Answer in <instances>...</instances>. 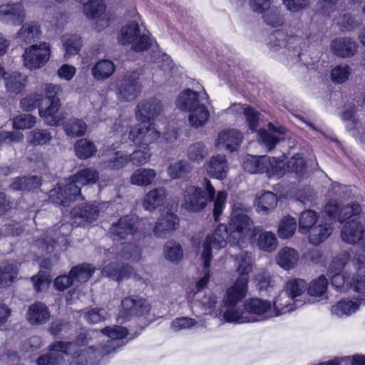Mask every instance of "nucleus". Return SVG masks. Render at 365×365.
Instances as JSON below:
<instances>
[{
	"mask_svg": "<svg viewBox=\"0 0 365 365\" xmlns=\"http://www.w3.org/2000/svg\"><path fill=\"white\" fill-rule=\"evenodd\" d=\"M151 154L149 150H135L129 155L130 160L135 166H142L148 163Z\"/></svg>",
	"mask_w": 365,
	"mask_h": 365,
	"instance_id": "774afa93",
	"label": "nucleus"
},
{
	"mask_svg": "<svg viewBox=\"0 0 365 365\" xmlns=\"http://www.w3.org/2000/svg\"><path fill=\"white\" fill-rule=\"evenodd\" d=\"M50 56L51 47L46 42L29 46L22 56L24 66L30 70L43 67L48 61Z\"/></svg>",
	"mask_w": 365,
	"mask_h": 365,
	"instance_id": "2eb2a0df",
	"label": "nucleus"
},
{
	"mask_svg": "<svg viewBox=\"0 0 365 365\" xmlns=\"http://www.w3.org/2000/svg\"><path fill=\"white\" fill-rule=\"evenodd\" d=\"M210 118V113L207 108L201 104L192 110L188 116V120L191 126L199 128L203 126Z\"/></svg>",
	"mask_w": 365,
	"mask_h": 365,
	"instance_id": "c03bdc74",
	"label": "nucleus"
},
{
	"mask_svg": "<svg viewBox=\"0 0 365 365\" xmlns=\"http://www.w3.org/2000/svg\"><path fill=\"white\" fill-rule=\"evenodd\" d=\"M25 19V11L20 3L3 4L0 6V20L7 24L19 25Z\"/></svg>",
	"mask_w": 365,
	"mask_h": 365,
	"instance_id": "4be33fe9",
	"label": "nucleus"
},
{
	"mask_svg": "<svg viewBox=\"0 0 365 365\" xmlns=\"http://www.w3.org/2000/svg\"><path fill=\"white\" fill-rule=\"evenodd\" d=\"M41 180L37 176L20 177L14 180L11 188L14 190H31L37 188Z\"/></svg>",
	"mask_w": 365,
	"mask_h": 365,
	"instance_id": "49530a36",
	"label": "nucleus"
},
{
	"mask_svg": "<svg viewBox=\"0 0 365 365\" xmlns=\"http://www.w3.org/2000/svg\"><path fill=\"white\" fill-rule=\"evenodd\" d=\"M259 139L269 149L272 150L276 144L284 140L286 136V129L281 125H275L269 123L267 129H261L258 133Z\"/></svg>",
	"mask_w": 365,
	"mask_h": 365,
	"instance_id": "5701e85b",
	"label": "nucleus"
},
{
	"mask_svg": "<svg viewBox=\"0 0 365 365\" xmlns=\"http://www.w3.org/2000/svg\"><path fill=\"white\" fill-rule=\"evenodd\" d=\"M277 198L272 192H264L257 197L255 201L256 210L258 213L264 215L272 211L277 205Z\"/></svg>",
	"mask_w": 365,
	"mask_h": 365,
	"instance_id": "f704fd0d",
	"label": "nucleus"
},
{
	"mask_svg": "<svg viewBox=\"0 0 365 365\" xmlns=\"http://www.w3.org/2000/svg\"><path fill=\"white\" fill-rule=\"evenodd\" d=\"M304 304L303 300H294L285 290L281 291L272 304L274 317L292 312Z\"/></svg>",
	"mask_w": 365,
	"mask_h": 365,
	"instance_id": "412c9836",
	"label": "nucleus"
},
{
	"mask_svg": "<svg viewBox=\"0 0 365 365\" xmlns=\"http://www.w3.org/2000/svg\"><path fill=\"white\" fill-rule=\"evenodd\" d=\"M128 125V123L122 120H118L115 123L112 131L113 135L110 136L108 140V143L110 144L112 150H115L119 147L118 140L125 135Z\"/></svg>",
	"mask_w": 365,
	"mask_h": 365,
	"instance_id": "8fccbe9b",
	"label": "nucleus"
},
{
	"mask_svg": "<svg viewBox=\"0 0 365 365\" xmlns=\"http://www.w3.org/2000/svg\"><path fill=\"white\" fill-rule=\"evenodd\" d=\"M167 196L168 192L165 187L153 188L145 194L143 200V207L150 212L154 211L163 205Z\"/></svg>",
	"mask_w": 365,
	"mask_h": 365,
	"instance_id": "a878e982",
	"label": "nucleus"
},
{
	"mask_svg": "<svg viewBox=\"0 0 365 365\" xmlns=\"http://www.w3.org/2000/svg\"><path fill=\"white\" fill-rule=\"evenodd\" d=\"M60 107V100H52L46 102L41 101L38 104L39 115L44 120L48 125H59L64 118L62 114L58 113Z\"/></svg>",
	"mask_w": 365,
	"mask_h": 365,
	"instance_id": "6ab92c4d",
	"label": "nucleus"
},
{
	"mask_svg": "<svg viewBox=\"0 0 365 365\" xmlns=\"http://www.w3.org/2000/svg\"><path fill=\"white\" fill-rule=\"evenodd\" d=\"M176 106L181 110L190 112L200 106L198 93L190 89L182 91L176 99Z\"/></svg>",
	"mask_w": 365,
	"mask_h": 365,
	"instance_id": "c756f323",
	"label": "nucleus"
},
{
	"mask_svg": "<svg viewBox=\"0 0 365 365\" xmlns=\"http://www.w3.org/2000/svg\"><path fill=\"white\" fill-rule=\"evenodd\" d=\"M61 43L65 50V57L70 58L79 52L82 41L77 34H66L61 37Z\"/></svg>",
	"mask_w": 365,
	"mask_h": 365,
	"instance_id": "a19ab883",
	"label": "nucleus"
},
{
	"mask_svg": "<svg viewBox=\"0 0 365 365\" xmlns=\"http://www.w3.org/2000/svg\"><path fill=\"white\" fill-rule=\"evenodd\" d=\"M360 206L358 203H353L344 207L338 215V220L342 222L346 219L352 218L356 220V215L360 212Z\"/></svg>",
	"mask_w": 365,
	"mask_h": 365,
	"instance_id": "69168bd1",
	"label": "nucleus"
},
{
	"mask_svg": "<svg viewBox=\"0 0 365 365\" xmlns=\"http://www.w3.org/2000/svg\"><path fill=\"white\" fill-rule=\"evenodd\" d=\"M327 279L325 276L321 275L312 280L309 287L307 286V292L312 297H322L327 292Z\"/></svg>",
	"mask_w": 365,
	"mask_h": 365,
	"instance_id": "5fc2aeb1",
	"label": "nucleus"
},
{
	"mask_svg": "<svg viewBox=\"0 0 365 365\" xmlns=\"http://www.w3.org/2000/svg\"><path fill=\"white\" fill-rule=\"evenodd\" d=\"M282 159L266 155H247L243 161V168L250 173H266L269 178H280L285 173V155Z\"/></svg>",
	"mask_w": 365,
	"mask_h": 365,
	"instance_id": "1a4fd4ad",
	"label": "nucleus"
},
{
	"mask_svg": "<svg viewBox=\"0 0 365 365\" xmlns=\"http://www.w3.org/2000/svg\"><path fill=\"white\" fill-rule=\"evenodd\" d=\"M297 227V222L294 217L290 216L284 217L280 221L278 227V234L280 238L287 239L292 237Z\"/></svg>",
	"mask_w": 365,
	"mask_h": 365,
	"instance_id": "864d4df0",
	"label": "nucleus"
},
{
	"mask_svg": "<svg viewBox=\"0 0 365 365\" xmlns=\"http://www.w3.org/2000/svg\"><path fill=\"white\" fill-rule=\"evenodd\" d=\"M357 44L349 38H339L334 39L331 43V50L338 56L342 58L354 56L356 51Z\"/></svg>",
	"mask_w": 365,
	"mask_h": 365,
	"instance_id": "c85d7f7f",
	"label": "nucleus"
},
{
	"mask_svg": "<svg viewBox=\"0 0 365 365\" xmlns=\"http://www.w3.org/2000/svg\"><path fill=\"white\" fill-rule=\"evenodd\" d=\"M205 322L200 317L195 319L189 317H178L171 322V329L175 331H179L182 329H190L192 327H205Z\"/></svg>",
	"mask_w": 365,
	"mask_h": 365,
	"instance_id": "a18cd8bd",
	"label": "nucleus"
},
{
	"mask_svg": "<svg viewBox=\"0 0 365 365\" xmlns=\"http://www.w3.org/2000/svg\"><path fill=\"white\" fill-rule=\"evenodd\" d=\"M247 291L240 298L237 295L229 299V294H226L224 299L225 311L223 317L227 322L244 324L257 322L274 317L271 302L261 298H250L247 299L243 307L238 304L247 296Z\"/></svg>",
	"mask_w": 365,
	"mask_h": 365,
	"instance_id": "39448f33",
	"label": "nucleus"
},
{
	"mask_svg": "<svg viewBox=\"0 0 365 365\" xmlns=\"http://www.w3.org/2000/svg\"><path fill=\"white\" fill-rule=\"evenodd\" d=\"M350 68L348 66H338L335 67L331 73V79L337 83L345 82L349 77Z\"/></svg>",
	"mask_w": 365,
	"mask_h": 365,
	"instance_id": "338daca9",
	"label": "nucleus"
},
{
	"mask_svg": "<svg viewBox=\"0 0 365 365\" xmlns=\"http://www.w3.org/2000/svg\"><path fill=\"white\" fill-rule=\"evenodd\" d=\"M132 19L126 21L117 34V41L121 45H130L137 52L146 51L153 45L154 40L150 34L140 29L143 22L135 9L131 11Z\"/></svg>",
	"mask_w": 365,
	"mask_h": 365,
	"instance_id": "6e6552de",
	"label": "nucleus"
},
{
	"mask_svg": "<svg viewBox=\"0 0 365 365\" xmlns=\"http://www.w3.org/2000/svg\"><path fill=\"white\" fill-rule=\"evenodd\" d=\"M299 260L298 252L293 248L284 247L279 251L276 257L277 264L284 270L294 268Z\"/></svg>",
	"mask_w": 365,
	"mask_h": 365,
	"instance_id": "7c9ffc66",
	"label": "nucleus"
},
{
	"mask_svg": "<svg viewBox=\"0 0 365 365\" xmlns=\"http://www.w3.org/2000/svg\"><path fill=\"white\" fill-rule=\"evenodd\" d=\"M122 310L117 321L118 323L126 322L132 316H143L149 313L151 306L148 301L141 297H125L122 302Z\"/></svg>",
	"mask_w": 365,
	"mask_h": 365,
	"instance_id": "f3484780",
	"label": "nucleus"
},
{
	"mask_svg": "<svg viewBox=\"0 0 365 365\" xmlns=\"http://www.w3.org/2000/svg\"><path fill=\"white\" fill-rule=\"evenodd\" d=\"M318 218V213L313 210L303 211L299 218V232L302 234L307 233L315 225Z\"/></svg>",
	"mask_w": 365,
	"mask_h": 365,
	"instance_id": "09e8293b",
	"label": "nucleus"
},
{
	"mask_svg": "<svg viewBox=\"0 0 365 365\" xmlns=\"http://www.w3.org/2000/svg\"><path fill=\"white\" fill-rule=\"evenodd\" d=\"M98 179L96 170L82 169L70 178L59 182L58 187L50 191L49 198L53 203L68 206L71 201L81 198L80 186L95 183Z\"/></svg>",
	"mask_w": 365,
	"mask_h": 365,
	"instance_id": "0eeeda50",
	"label": "nucleus"
},
{
	"mask_svg": "<svg viewBox=\"0 0 365 365\" xmlns=\"http://www.w3.org/2000/svg\"><path fill=\"white\" fill-rule=\"evenodd\" d=\"M72 230L69 223L62 224L58 230L51 229L47 231L46 237L38 240L37 245L41 246L47 252H51L54 249L64 250L68 246V236Z\"/></svg>",
	"mask_w": 365,
	"mask_h": 365,
	"instance_id": "4468645a",
	"label": "nucleus"
},
{
	"mask_svg": "<svg viewBox=\"0 0 365 365\" xmlns=\"http://www.w3.org/2000/svg\"><path fill=\"white\" fill-rule=\"evenodd\" d=\"M227 113H244L246 117L249 128L255 130L258 126L259 113L252 108L245 106L241 103H234L229 108Z\"/></svg>",
	"mask_w": 365,
	"mask_h": 365,
	"instance_id": "473e14b6",
	"label": "nucleus"
},
{
	"mask_svg": "<svg viewBox=\"0 0 365 365\" xmlns=\"http://www.w3.org/2000/svg\"><path fill=\"white\" fill-rule=\"evenodd\" d=\"M215 189L209 180H205L202 187L189 185L182 192V207L190 212H197L203 210L208 200L213 201V217L218 221L226 206L227 193L225 191L217 192L215 197Z\"/></svg>",
	"mask_w": 365,
	"mask_h": 365,
	"instance_id": "423d86ee",
	"label": "nucleus"
},
{
	"mask_svg": "<svg viewBox=\"0 0 365 365\" xmlns=\"http://www.w3.org/2000/svg\"><path fill=\"white\" fill-rule=\"evenodd\" d=\"M107 312L104 309L92 308L84 313L85 319L90 324H96L106 319Z\"/></svg>",
	"mask_w": 365,
	"mask_h": 365,
	"instance_id": "680f3d73",
	"label": "nucleus"
},
{
	"mask_svg": "<svg viewBox=\"0 0 365 365\" xmlns=\"http://www.w3.org/2000/svg\"><path fill=\"white\" fill-rule=\"evenodd\" d=\"M309 232V241L312 244L318 245L326 240L332 232L330 224H319L312 227Z\"/></svg>",
	"mask_w": 365,
	"mask_h": 365,
	"instance_id": "79ce46f5",
	"label": "nucleus"
},
{
	"mask_svg": "<svg viewBox=\"0 0 365 365\" xmlns=\"http://www.w3.org/2000/svg\"><path fill=\"white\" fill-rule=\"evenodd\" d=\"M130 161L129 155L123 151L115 152L113 157L106 163V167L111 170L123 168Z\"/></svg>",
	"mask_w": 365,
	"mask_h": 365,
	"instance_id": "bf43d9fd",
	"label": "nucleus"
},
{
	"mask_svg": "<svg viewBox=\"0 0 365 365\" xmlns=\"http://www.w3.org/2000/svg\"><path fill=\"white\" fill-rule=\"evenodd\" d=\"M271 0H250V5L252 10L262 14V18L268 26L277 28L282 26L284 22V17L279 7H270Z\"/></svg>",
	"mask_w": 365,
	"mask_h": 365,
	"instance_id": "dca6fc26",
	"label": "nucleus"
},
{
	"mask_svg": "<svg viewBox=\"0 0 365 365\" xmlns=\"http://www.w3.org/2000/svg\"><path fill=\"white\" fill-rule=\"evenodd\" d=\"M217 303L216 297L212 293L206 294L201 301V305L205 314H211L217 317V312L215 311V304Z\"/></svg>",
	"mask_w": 365,
	"mask_h": 365,
	"instance_id": "0e129e2a",
	"label": "nucleus"
},
{
	"mask_svg": "<svg viewBox=\"0 0 365 365\" xmlns=\"http://www.w3.org/2000/svg\"><path fill=\"white\" fill-rule=\"evenodd\" d=\"M17 262H6L0 266V288L10 286L17 277Z\"/></svg>",
	"mask_w": 365,
	"mask_h": 365,
	"instance_id": "c9c22d12",
	"label": "nucleus"
},
{
	"mask_svg": "<svg viewBox=\"0 0 365 365\" xmlns=\"http://www.w3.org/2000/svg\"><path fill=\"white\" fill-rule=\"evenodd\" d=\"M52 140L51 133L47 129L36 128L28 133L26 140L29 145L43 146Z\"/></svg>",
	"mask_w": 365,
	"mask_h": 365,
	"instance_id": "ea45409f",
	"label": "nucleus"
},
{
	"mask_svg": "<svg viewBox=\"0 0 365 365\" xmlns=\"http://www.w3.org/2000/svg\"><path fill=\"white\" fill-rule=\"evenodd\" d=\"M141 72L138 70L127 71L117 81L116 96L118 100L129 102L135 100L141 91L138 82Z\"/></svg>",
	"mask_w": 365,
	"mask_h": 365,
	"instance_id": "ddd939ff",
	"label": "nucleus"
},
{
	"mask_svg": "<svg viewBox=\"0 0 365 365\" xmlns=\"http://www.w3.org/2000/svg\"><path fill=\"white\" fill-rule=\"evenodd\" d=\"M49 318L50 312L48 307L41 302H36L31 305L26 313V319L32 325L44 324Z\"/></svg>",
	"mask_w": 365,
	"mask_h": 365,
	"instance_id": "bb28decb",
	"label": "nucleus"
},
{
	"mask_svg": "<svg viewBox=\"0 0 365 365\" xmlns=\"http://www.w3.org/2000/svg\"><path fill=\"white\" fill-rule=\"evenodd\" d=\"M204 166L210 177L218 180L225 178L228 171L226 156L220 154L212 156Z\"/></svg>",
	"mask_w": 365,
	"mask_h": 365,
	"instance_id": "393cba45",
	"label": "nucleus"
},
{
	"mask_svg": "<svg viewBox=\"0 0 365 365\" xmlns=\"http://www.w3.org/2000/svg\"><path fill=\"white\" fill-rule=\"evenodd\" d=\"M141 255V250L136 244H123L118 252L120 258L132 262L139 260Z\"/></svg>",
	"mask_w": 365,
	"mask_h": 365,
	"instance_id": "6e6d98bb",
	"label": "nucleus"
},
{
	"mask_svg": "<svg viewBox=\"0 0 365 365\" xmlns=\"http://www.w3.org/2000/svg\"><path fill=\"white\" fill-rule=\"evenodd\" d=\"M96 150L95 145L86 139H81L75 144L76 154L81 159H86L93 156Z\"/></svg>",
	"mask_w": 365,
	"mask_h": 365,
	"instance_id": "603ef678",
	"label": "nucleus"
},
{
	"mask_svg": "<svg viewBox=\"0 0 365 365\" xmlns=\"http://www.w3.org/2000/svg\"><path fill=\"white\" fill-rule=\"evenodd\" d=\"M147 221L146 219H138L135 215H127L112 224L110 233L114 240L125 238L138 232L140 235H144L151 229V224L147 225Z\"/></svg>",
	"mask_w": 365,
	"mask_h": 365,
	"instance_id": "9b49d317",
	"label": "nucleus"
},
{
	"mask_svg": "<svg viewBox=\"0 0 365 365\" xmlns=\"http://www.w3.org/2000/svg\"><path fill=\"white\" fill-rule=\"evenodd\" d=\"M349 260L347 252L340 253L333 258L327 271L331 286L337 292L346 293L352 290L359 294L343 297L330 306V314L336 319H346L365 306V266L359 267L354 273L344 270Z\"/></svg>",
	"mask_w": 365,
	"mask_h": 365,
	"instance_id": "7ed1b4c3",
	"label": "nucleus"
},
{
	"mask_svg": "<svg viewBox=\"0 0 365 365\" xmlns=\"http://www.w3.org/2000/svg\"><path fill=\"white\" fill-rule=\"evenodd\" d=\"M36 123V118L31 114H21L13 119V128L16 130L30 129Z\"/></svg>",
	"mask_w": 365,
	"mask_h": 365,
	"instance_id": "13d9d810",
	"label": "nucleus"
},
{
	"mask_svg": "<svg viewBox=\"0 0 365 365\" xmlns=\"http://www.w3.org/2000/svg\"><path fill=\"white\" fill-rule=\"evenodd\" d=\"M164 256L171 262H178L183 256L181 246L175 241H168L164 246Z\"/></svg>",
	"mask_w": 365,
	"mask_h": 365,
	"instance_id": "3c124183",
	"label": "nucleus"
},
{
	"mask_svg": "<svg viewBox=\"0 0 365 365\" xmlns=\"http://www.w3.org/2000/svg\"><path fill=\"white\" fill-rule=\"evenodd\" d=\"M102 273L116 281L128 279L131 276L132 268L129 266L118 267L115 263H109L103 267Z\"/></svg>",
	"mask_w": 365,
	"mask_h": 365,
	"instance_id": "e433bc0d",
	"label": "nucleus"
},
{
	"mask_svg": "<svg viewBox=\"0 0 365 365\" xmlns=\"http://www.w3.org/2000/svg\"><path fill=\"white\" fill-rule=\"evenodd\" d=\"M40 36V28L37 23L31 21L24 24L16 34L15 39L20 45L29 44Z\"/></svg>",
	"mask_w": 365,
	"mask_h": 365,
	"instance_id": "cd10ccee",
	"label": "nucleus"
},
{
	"mask_svg": "<svg viewBox=\"0 0 365 365\" xmlns=\"http://www.w3.org/2000/svg\"><path fill=\"white\" fill-rule=\"evenodd\" d=\"M178 224V217L174 214L161 215L154 227V234L157 237L166 238L174 232Z\"/></svg>",
	"mask_w": 365,
	"mask_h": 365,
	"instance_id": "b1692460",
	"label": "nucleus"
},
{
	"mask_svg": "<svg viewBox=\"0 0 365 365\" xmlns=\"http://www.w3.org/2000/svg\"><path fill=\"white\" fill-rule=\"evenodd\" d=\"M157 173L151 168H141L135 170L130 178V182L138 187H147L153 183Z\"/></svg>",
	"mask_w": 365,
	"mask_h": 365,
	"instance_id": "2f4dec72",
	"label": "nucleus"
},
{
	"mask_svg": "<svg viewBox=\"0 0 365 365\" xmlns=\"http://www.w3.org/2000/svg\"><path fill=\"white\" fill-rule=\"evenodd\" d=\"M101 210V205H85L75 207L71 212L73 224L76 226H84L86 223L96 221L99 216Z\"/></svg>",
	"mask_w": 365,
	"mask_h": 365,
	"instance_id": "a211bd4d",
	"label": "nucleus"
},
{
	"mask_svg": "<svg viewBox=\"0 0 365 365\" xmlns=\"http://www.w3.org/2000/svg\"><path fill=\"white\" fill-rule=\"evenodd\" d=\"M287 170L289 172L295 173L301 175L304 170V160L300 153L295 154L287 163Z\"/></svg>",
	"mask_w": 365,
	"mask_h": 365,
	"instance_id": "e2e57ef3",
	"label": "nucleus"
},
{
	"mask_svg": "<svg viewBox=\"0 0 365 365\" xmlns=\"http://www.w3.org/2000/svg\"><path fill=\"white\" fill-rule=\"evenodd\" d=\"M192 170L191 165L185 160H180L170 163L167 169L168 175L172 179L185 178Z\"/></svg>",
	"mask_w": 365,
	"mask_h": 365,
	"instance_id": "de8ad7c7",
	"label": "nucleus"
},
{
	"mask_svg": "<svg viewBox=\"0 0 365 365\" xmlns=\"http://www.w3.org/2000/svg\"><path fill=\"white\" fill-rule=\"evenodd\" d=\"M242 141V133L234 128L221 130L216 138L215 146L219 150H227L230 152L236 150Z\"/></svg>",
	"mask_w": 365,
	"mask_h": 365,
	"instance_id": "aec40b11",
	"label": "nucleus"
},
{
	"mask_svg": "<svg viewBox=\"0 0 365 365\" xmlns=\"http://www.w3.org/2000/svg\"><path fill=\"white\" fill-rule=\"evenodd\" d=\"M101 332L108 337L101 351L91 346L80 348L73 354L76 349L73 342L55 341L48 346L47 352L38 358V365H97L100 355L110 354L121 346L119 340L128 334V330L120 326L108 327Z\"/></svg>",
	"mask_w": 365,
	"mask_h": 365,
	"instance_id": "f03ea898",
	"label": "nucleus"
},
{
	"mask_svg": "<svg viewBox=\"0 0 365 365\" xmlns=\"http://www.w3.org/2000/svg\"><path fill=\"white\" fill-rule=\"evenodd\" d=\"M4 80L8 91L19 93L24 88L27 78L18 72H6Z\"/></svg>",
	"mask_w": 365,
	"mask_h": 365,
	"instance_id": "72a5a7b5",
	"label": "nucleus"
},
{
	"mask_svg": "<svg viewBox=\"0 0 365 365\" xmlns=\"http://www.w3.org/2000/svg\"><path fill=\"white\" fill-rule=\"evenodd\" d=\"M95 268L89 264L77 265L71 269L69 274L75 284L76 282H87L94 273Z\"/></svg>",
	"mask_w": 365,
	"mask_h": 365,
	"instance_id": "37998d69",
	"label": "nucleus"
},
{
	"mask_svg": "<svg viewBox=\"0 0 365 365\" xmlns=\"http://www.w3.org/2000/svg\"><path fill=\"white\" fill-rule=\"evenodd\" d=\"M207 155L205 146L201 143L192 144L187 149V156L190 161L200 163Z\"/></svg>",
	"mask_w": 365,
	"mask_h": 365,
	"instance_id": "052dcab7",
	"label": "nucleus"
},
{
	"mask_svg": "<svg viewBox=\"0 0 365 365\" xmlns=\"http://www.w3.org/2000/svg\"><path fill=\"white\" fill-rule=\"evenodd\" d=\"M115 70V66L110 60H101L98 61L91 69V73L96 80H105L113 75Z\"/></svg>",
	"mask_w": 365,
	"mask_h": 365,
	"instance_id": "58836bf2",
	"label": "nucleus"
},
{
	"mask_svg": "<svg viewBox=\"0 0 365 365\" xmlns=\"http://www.w3.org/2000/svg\"><path fill=\"white\" fill-rule=\"evenodd\" d=\"M341 239L346 243L356 244L361 242L362 254L356 256L353 259L355 271L361 264L365 263V228L356 219L348 221L341 230Z\"/></svg>",
	"mask_w": 365,
	"mask_h": 365,
	"instance_id": "f8f14e48",
	"label": "nucleus"
},
{
	"mask_svg": "<svg viewBox=\"0 0 365 365\" xmlns=\"http://www.w3.org/2000/svg\"><path fill=\"white\" fill-rule=\"evenodd\" d=\"M64 130L68 135H83L87 130V125L82 120L71 119L63 125Z\"/></svg>",
	"mask_w": 365,
	"mask_h": 365,
	"instance_id": "4d7b16f0",
	"label": "nucleus"
},
{
	"mask_svg": "<svg viewBox=\"0 0 365 365\" xmlns=\"http://www.w3.org/2000/svg\"><path fill=\"white\" fill-rule=\"evenodd\" d=\"M252 264L253 257L252 254L248 252H242L236 257V271L239 274V277L226 290V294H229L230 301L237 295L239 298L243 297L245 291H248V274L252 269Z\"/></svg>",
	"mask_w": 365,
	"mask_h": 365,
	"instance_id": "9d476101",
	"label": "nucleus"
},
{
	"mask_svg": "<svg viewBox=\"0 0 365 365\" xmlns=\"http://www.w3.org/2000/svg\"><path fill=\"white\" fill-rule=\"evenodd\" d=\"M249 206L235 203L229 225V230L224 224L219 225L213 233L206 237L202 246L199 247L200 258L203 262L204 276L197 282V292L203 289L210 280V267L212 259V250H220L227 245V240L232 246L245 248L252 243L254 237L259 234L257 246L263 251L273 252L277 247L275 235L269 231L262 232V227L254 226L253 222L247 215Z\"/></svg>",
	"mask_w": 365,
	"mask_h": 365,
	"instance_id": "f257e3e1",
	"label": "nucleus"
},
{
	"mask_svg": "<svg viewBox=\"0 0 365 365\" xmlns=\"http://www.w3.org/2000/svg\"><path fill=\"white\" fill-rule=\"evenodd\" d=\"M163 105L156 98L143 101L135 110V115L141 123L133 128L129 134V138L138 146L147 147L157 140L160 135L168 142H173L177 139L178 133L175 130L170 131L165 128L164 130L158 126V130L150 121L155 120L160 115Z\"/></svg>",
	"mask_w": 365,
	"mask_h": 365,
	"instance_id": "20e7f679",
	"label": "nucleus"
},
{
	"mask_svg": "<svg viewBox=\"0 0 365 365\" xmlns=\"http://www.w3.org/2000/svg\"><path fill=\"white\" fill-rule=\"evenodd\" d=\"M284 290L294 300H302L299 298L307 291V284L302 279L292 278L285 283Z\"/></svg>",
	"mask_w": 365,
	"mask_h": 365,
	"instance_id": "4c0bfd02",
	"label": "nucleus"
}]
</instances>
